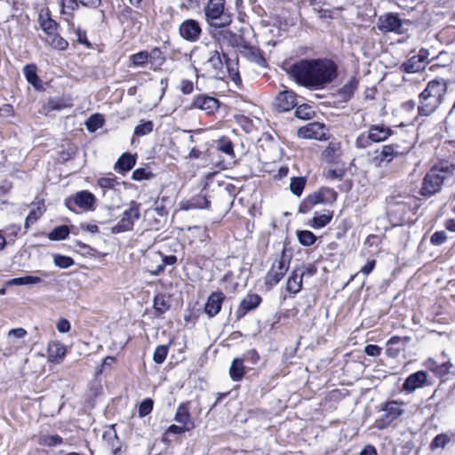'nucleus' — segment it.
I'll return each instance as SVG.
<instances>
[{
  "label": "nucleus",
  "instance_id": "f257e3e1",
  "mask_svg": "<svg viewBox=\"0 0 455 455\" xmlns=\"http://www.w3.org/2000/svg\"><path fill=\"white\" fill-rule=\"evenodd\" d=\"M288 74L299 85L317 90L337 78L338 66L328 58L303 59L292 63Z\"/></svg>",
  "mask_w": 455,
  "mask_h": 455
},
{
  "label": "nucleus",
  "instance_id": "f03ea898",
  "mask_svg": "<svg viewBox=\"0 0 455 455\" xmlns=\"http://www.w3.org/2000/svg\"><path fill=\"white\" fill-rule=\"evenodd\" d=\"M387 215L395 227L414 224L420 208V199L411 194H393L387 197Z\"/></svg>",
  "mask_w": 455,
  "mask_h": 455
},
{
  "label": "nucleus",
  "instance_id": "7ed1b4c3",
  "mask_svg": "<svg viewBox=\"0 0 455 455\" xmlns=\"http://www.w3.org/2000/svg\"><path fill=\"white\" fill-rule=\"evenodd\" d=\"M449 81L443 77H435L427 83L426 87L418 95L416 120L427 118L435 113L445 100Z\"/></svg>",
  "mask_w": 455,
  "mask_h": 455
},
{
  "label": "nucleus",
  "instance_id": "20e7f679",
  "mask_svg": "<svg viewBox=\"0 0 455 455\" xmlns=\"http://www.w3.org/2000/svg\"><path fill=\"white\" fill-rule=\"evenodd\" d=\"M455 176L454 166L443 163H434L422 178L419 195L429 198L441 192L445 181Z\"/></svg>",
  "mask_w": 455,
  "mask_h": 455
},
{
  "label": "nucleus",
  "instance_id": "39448f33",
  "mask_svg": "<svg viewBox=\"0 0 455 455\" xmlns=\"http://www.w3.org/2000/svg\"><path fill=\"white\" fill-rule=\"evenodd\" d=\"M37 22L40 28L46 35V43L54 50L66 51L68 42L59 34L60 28L59 22L53 18L49 7H42L38 11Z\"/></svg>",
  "mask_w": 455,
  "mask_h": 455
},
{
  "label": "nucleus",
  "instance_id": "423d86ee",
  "mask_svg": "<svg viewBox=\"0 0 455 455\" xmlns=\"http://www.w3.org/2000/svg\"><path fill=\"white\" fill-rule=\"evenodd\" d=\"M404 405V402L393 399L381 403L378 406L380 414L375 419L373 427L378 430L395 427L405 413Z\"/></svg>",
  "mask_w": 455,
  "mask_h": 455
},
{
  "label": "nucleus",
  "instance_id": "0eeeda50",
  "mask_svg": "<svg viewBox=\"0 0 455 455\" xmlns=\"http://www.w3.org/2000/svg\"><path fill=\"white\" fill-rule=\"evenodd\" d=\"M394 133V130L383 123L370 124L366 132L356 137L355 146L357 149H366L373 144L387 141Z\"/></svg>",
  "mask_w": 455,
  "mask_h": 455
},
{
  "label": "nucleus",
  "instance_id": "6e6552de",
  "mask_svg": "<svg viewBox=\"0 0 455 455\" xmlns=\"http://www.w3.org/2000/svg\"><path fill=\"white\" fill-rule=\"evenodd\" d=\"M338 199V193L331 188L320 187L318 189L308 194L301 200L298 207V212L307 214L318 204L332 205Z\"/></svg>",
  "mask_w": 455,
  "mask_h": 455
},
{
  "label": "nucleus",
  "instance_id": "1a4fd4ad",
  "mask_svg": "<svg viewBox=\"0 0 455 455\" xmlns=\"http://www.w3.org/2000/svg\"><path fill=\"white\" fill-rule=\"evenodd\" d=\"M226 0H208L204 12L206 21L215 28H225L232 22V15L225 8Z\"/></svg>",
  "mask_w": 455,
  "mask_h": 455
},
{
  "label": "nucleus",
  "instance_id": "9d476101",
  "mask_svg": "<svg viewBox=\"0 0 455 455\" xmlns=\"http://www.w3.org/2000/svg\"><path fill=\"white\" fill-rule=\"evenodd\" d=\"M291 260V255L287 254V249L284 246L264 277V284L267 289L275 287L284 277L289 270Z\"/></svg>",
  "mask_w": 455,
  "mask_h": 455
},
{
  "label": "nucleus",
  "instance_id": "9b49d317",
  "mask_svg": "<svg viewBox=\"0 0 455 455\" xmlns=\"http://www.w3.org/2000/svg\"><path fill=\"white\" fill-rule=\"evenodd\" d=\"M140 17V12L128 5L118 12L117 19L123 28L124 35L133 37L140 32L142 27Z\"/></svg>",
  "mask_w": 455,
  "mask_h": 455
},
{
  "label": "nucleus",
  "instance_id": "f8f14e48",
  "mask_svg": "<svg viewBox=\"0 0 455 455\" xmlns=\"http://www.w3.org/2000/svg\"><path fill=\"white\" fill-rule=\"evenodd\" d=\"M140 218V204L132 200L124 211L120 220L112 228V233L118 234L133 229L135 222Z\"/></svg>",
  "mask_w": 455,
  "mask_h": 455
},
{
  "label": "nucleus",
  "instance_id": "ddd939ff",
  "mask_svg": "<svg viewBox=\"0 0 455 455\" xmlns=\"http://www.w3.org/2000/svg\"><path fill=\"white\" fill-rule=\"evenodd\" d=\"M95 203L96 197L89 190L78 191L65 200V205L72 212L76 211V207L83 212L93 211Z\"/></svg>",
  "mask_w": 455,
  "mask_h": 455
},
{
  "label": "nucleus",
  "instance_id": "4468645a",
  "mask_svg": "<svg viewBox=\"0 0 455 455\" xmlns=\"http://www.w3.org/2000/svg\"><path fill=\"white\" fill-rule=\"evenodd\" d=\"M182 239L184 243L194 247L195 250L201 244L204 246L210 244L212 241L209 229L204 226L188 227L183 231Z\"/></svg>",
  "mask_w": 455,
  "mask_h": 455
},
{
  "label": "nucleus",
  "instance_id": "2eb2a0df",
  "mask_svg": "<svg viewBox=\"0 0 455 455\" xmlns=\"http://www.w3.org/2000/svg\"><path fill=\"white\" fill-rule=\"evenodd\" d=\"M401 155L402 152L399 151L397 143L386 144L373 151L371 163L376 167H382Z\"/></svg>",
  "mask_w": 455,
  "mask_h": 455
},
{
  "label": "nucleus",
  "instance_id": "dca6fc26",
  "mask_svg": "<svg viewBox=\"0 0 455 455\" xmlns=\"http://www.w3.org/2000/svg\"><path fill=\"white\" fill-rule=\"evenodd\" d=\"M220 100L206 93L196 94L188 106L189 109L204 111L207 116H214L220 109Z\"/></svg>",
  "mask_w": 455,
  "mask_h": 455
},
{
  "label": "nucleus",
  "instance_id": "f3484780",
  "mask_svg": "<svg viewBox=\"0 0 455 455\" xmlns=\"http://www.w3.org/2000/svg\"><path fill=\"white\" fill-rule=\"evenodd\" d=\"M326 126L318 122L309 123L298 129L297 135L300 139L327 140Z\"/></svg>",
  "mask_w": 455,
  "mask_h": 455
},
{
  "label": "nucleus",
  "instance_id": "a211bd4d",
  "mask_svg": "<svg viewBox=\"0 0 455 455\" xmlns=\"http://www.w3.org/2000/svg\"><path fill=\"white\" fill-rule=\"evenodd\" d=\"M273 105L279 113L289 112L298 105V95L292 90L285 89L276 94Z\"/></svg>",
  "mask_w": 455,
  "mask_h": 455
},
{
  "label": "nucleus",
  "instance_id": "6ab92c4d",
  "mask_svg": "<svg viewBox=\"0 0 455 455\" xmlns=\"http://www.w3.org/2000/svg\"><path fill=\"white\" fill-rule=\"evenodd\" d=\"M428 50L421 48L417 54L411 56L402 64L401 69L408 74L422 71L428 62Z\"/></svg>",
  "mask_w": 455,
  "mask_h": 455
},
{
  "label": "nucleus",
  "instance_id": "aec40b11",
  "mask_svg": "<svg viewBox=\"0 0 455 455\" xmlns=\"http://www.w3.org/2000/svg\"><path fill=\"white\" fill-rule=\"evenodd\" d=\"M239 52L247 60L256 63L259 67L267 66L264 52L259 46L251 44L246 39L239 49Z\"/></svg>",
  "mask_w": 455,
  "mask_h": 455
},
{
  "label": "nucleus",
  "instance_id": "412c9836",
  "mask_svg": "<svg viewBox=\"0 0 455 455\" xmlns=\"http://www.w3.org/2000/svg\"><path fill=\"white\" fill-rule=\"evenodd\" d=\"M200 23L194 19H187L181 22L179 28L180 36L190 43L197 42L202 35Z\"/></svg>",
  "mask_w": 455,
  "mask_h": 455
},
{
  "label": "nucleus",
  "instance_id": "4be33fe9",
  "mask_svg": "<svg viewBox=\"0 0 455 455\" xmlns=\"http://www.w3.org/2000/svg\"><path fill=\"white\" fill-rule=\"evenodd\" d=\"M430 385L428 374L426 371L420 370L410 374L403 383L402 390L407 394L414 392L418 388H422Z\"/></svg>",
  "mask_w": 455,
  "mask_h": 455
},
{
  "label": "nucleus",
  "instance_id": "5701e85b",
  "mask_svg": "<svg viewBox=\"0 0 455 455\" xmlns=\"http://www.w3.org/2000/svg\"><path fill=\"white\" fill-rule=\"evenodd\" d=\"M403 21L398 13L387 12L378 18L377 28L383 33H400Z\"/></svg>",
  "mask_w": 455,
  "mask_h": 455
},
{
  "label": "nucleus",
  "instance_id": "b1692460",
  "mask_svg": "<svg viewBox=\"0 0 455 455\" xmlns=\"http://www.w3.org/2000/svg\"><path fill=\"white\" fill-rule=\"evenodd\" d=\"M436 161L448 166H454L455 171V140H445L436 148Z\"/></svg>",
  "mask_w": 455,
  "mask_h": 455
},
{
  "label": "nucleus",
  "instance_id": "393cba45",
  "mask_svg": "<svg viewBox=\"0 0 455 455\" xmlns=\"http://www.w3.org/2000/svg\"><path fill=\"white\" fill-rule=\"evenodd\" d=\"M262 302V298L258 293L249 292L240 301V304L235 310V319L240 321L243 318L248 312L256 309Z\"/></svg>",
  "mask_w": 455,
  "mask_h": 455
},
{
  "label": "nucleus",
  "instance_id": "a878e982",
  "mask_svg": "<svg viewBox=\"0 0 455 455\" xmlns=\"http://www.w3.org/2000/svg\"><path fill=\"white\" fill-rule=\"evenodd\" d=\"M79 0H60V18L68 25L69 30H75V12L78 10Z\"/></svg>",
  "mask_w": 455,
  "mask_h": 455
},
{
  "label": "nucleus",
  "instance_id": "bb28decb",
  "mask_svg": "<svg viewBox=\"0 0 455 455\" xmlns=\"http://www.w3.org/2000/svg\"><path fill=\"white\" fill-rule=\"evenodd\" d=\"M225 299V294L220 291L212 292L204 305V313L210 318L216 316L220 312Z\"/></svg>",
  "mask_w": 455,
  "mask_h": 455
},
{
  "label": "nucleus",
  "instance_id": "cd10ccee",
  "mask_svg": "<svg viewBox=\"0 0 455 455\" xmlns=\"http://www.w3.org/2000/svg\"><path fill=\"white\" fill-rule=\"evenodd\" d=\"M67 355V347L59 340H52L47 345V361L51 363H60Z\"/></svg>",
  "mask_w": 455,
  "mask_h": 455
},
{
  "label": "nucleus",
  "instance_id": "c85d7f7f",
  "mask_svg": "<svg viewBox=\"0 0 455 455\" xmlns=\"http://www.w3.org/2000/svg\"><path fill=\"white\" fill-rule=\"evenodd\" d=\"M334 217V211L324 209L323 212H315L307 225L314 229H321L328 226Z\"/></svg>",
  "mask_w": 455,
  "mask_h": 455
},
{
  "label": "nucleus",
  "instance_id": "c756f323",
  "mask_svg": "<svg viewBox=\"0 0 455 455\" xmlns=\"http://www.w3.org/2000/svg\"><path fill=\"white\" fill-rule=\"evenodd\" d=\"M423 365L437 378H443L450 373L453 365L450 361L438 363L432 357L427 358Z\"/></svg>",
  "mask_w": 455,
  "mask_h": 455
},
{
  "label": "nucleus",
  "instance_id": "7c9ffc66",
  "mask_svg": "<svg viewBox=\"0 0 455 455\" xmlns=\"http://www.w3.org/2000/svg\"><path fill=\"white\" fill-rule=\"evenodd\" d=\"M46 207L44 199L36 198L32 203V208L25 220L24 228L28 229L31 225L35 224L45 212Z\"/></svg>",
  "mask_w": 455,
  "mask_h": 455
},
{
  "label": "nucleus",
  "instance_id": "2f4dec72",
  "mask_svg": "<svg viewBox=\"0 0 455 455\" xmlns=\"http://www.w3.org/2000/svg\"><path fill=\"white\" fill-rule=\"evenodd\" d=\"M136 162V155L129 152L123 153L114 164V170L118 173H126L135 166Z\"/></svg>",
  "mask_w": 455,
  "mask_h": 455
},
{
  "label": "nucleus",
  "instance_id": "473e14b6",
  "mask_svg": "<svg viewBox=\"0 0 455 455\" xmlns=\"http://www.w3.org/2000/svg\"><path fill=\"white\" fill-rule=\"evenodd\" d=\"M174 420L191 429L195 427V423L191 419L189 402L180 403L177 407Z\"/></svg>",
  "mask_w": 455,
  "mask_h": 455
},
{
  "label": "nucleus",
  "instance_id": "72a5a7b5",
  "mask_svg": "<svg viewBox=\"0 0 455 455\" xmlns=\"http://www.w3.org/2000/svg\"><path fill=\"white\" fill-rule=\"evenodd\" d=\"M224 64L226 66L228 77L235 85L242 84V78L238 68V56L235 55V59H231L228 54L223 53Z\"/></svg>",
  "mask_w": 455,
  "mask_h": 455
},
{
  "label": "nucleus",
  "instance_id": "f704fd0d",
  "mask_svg": "<svg viewBox=\"0 0 455 455\" xmlns=\"http://www.w3.org/2000/svg\"><path fill=\"white\" fill-rule=\"evenodd\" d=\"M342 156V146L339 141H331L323 152L324 160L329 164L338 163Z\"/></svg>",
  "mask_w": 455,
  "mask_h": 455
},
{
  "label": "nucleus",
  "instance_id": "c9c22d12",
  "mask_svg": "<svg viewBox=\"0 0 455 455\" xmlns=\"http://www.w3.org/2000/svg\"><path fill=\"white\" fill-rule=\"evenodd\" d=\"M219 40L231 46L232 48H241L242 44L245 41V38L242 35H238L230 29L221 30L219 33Z\"/></svg>",
  "mask_w": 455,
  "mask_h": 455
},
{
  "label": "nucleus",
  "instance_id": "e433bc0d",
  "mask_svg": "<svg viewBox=\"0 0 455 455\" xmlns=\"http://www.w3.org/2000/svg\"><path fill=\"white\" fill-rule=\"evenodd\" d=\"M22 71L28 83L35 89L41 90L43 88L42 80L37 75V66L35 63L27 64Z\"/></svg>",
  "mask_w": 455,
  "mask_h": 455
},
{
  "label": "nucleus",
  "instance_id": "4c0bfd02",
  "mask_svg": "<svg viewBox=\"0 0 455 455\" xmlns=\"http://www.w3.org/2000/svg\"><path fill=\"white\" fill-rule=\"evenodd\" d=\"M96 184L102 190V196H105L107 191L116 190L120 185L118 178L112 172H108L107 176L97 179Z\"/></svg>",
  "mask_w": 455,
  "mask_h": 455
},
{
  "label": "nucleus",
  "instance_id": "58836bf2",
  "mask_svg": "<svg viewBox=\"0 0 455 455\" xmlns=\"http://www.w3.org/2000/svg\"><path fill=\"white\" fill-rule=\"evenodd\" d=\"M171 308V303L169 299L164 293H157L155 295L153 299V309L154 315L156 317L162 316Z\"/></svg>",
  "mask_w": 455,
  "mask_h": 455
},
{
  "label": "nucleus",
  "instance_id": "ea45409f",
  "mask_svg": "<svg viewBox=\"0 0 455 455\" xmlns=\"http://www.w3.org/2000/svg\"><path fill=\"white\" fill-rule=\"evenodd\" d=\"M73 106L70 97L50 98L44 105V110L51 112L71 108Z\"/></svg>",
  "mask_w": 455,
  "mask_h": 455
},
{
  "label": "nucleus",
  "instance_id": "a19ab883",
  "mask_svg": "<svg viewBox=\"0 0 455 455\" xmlns=\"http://www.w3.org/2000/svg\"><path fill=\"white\" fill-rule=\"evenodd\" d=\"M148 63L151 65L153 71H159L162 66L164 64L166 59L164 52L159 47L153 48L150 52H148Z\"/></svg>",
  "mask_w": 455,
  "mask_h": 455
},
{
  "label": "nucleus",
  "instance_id": "79ce46f5",
  "mask_svg": "<svg viewBox=\"0 0 455 455\" xmlns=\"http://www.w3.org/2000/svg\"><path fill=\"white\" fill-rule=\"evenodd\" d=\"M216 148L219 152L225 154L231 161L235 160L234 143L228 136H221L216 141Z\"/></svg>",
  "mask_w": 455,
  "mask_h": 455
},
{
  "label": "nucleus",
  "instance_id": "37998d69",
  "mask_svg": "<svg viewBox=\"0 0 455 455\" xmlns=\"http://www.w3.org/2000/svg\"><path fill=\"white\" fill-rule=\"evenodd\" d=\"M246 373L243 359L235 357L229 368V376L233 381H241Z\"/></svg>",
  "mask_w": 455,
  "mask_h": 455
},
{
  "label": "nucleus",
  "instance_id": "c03bdc74",
  "mask_svg": "<svg viewBox=\"0 0 455 455\" xmlns=\"http://www.w3.org/2000/svg\"><path fill=\"white\" fill-rule=\"evenodd\" d=\"M103 439L107 442L108 445L111 448L113 455H118L121 451V442L114 428L106 430L103 433Z\"/></svg>",
  "mask_w": 455,
  "mask_h": 455
},
{
  "label": "nucleus",
  "instance_id": "a18cd8bd",
  "mask_svg": "<svg viewBox=\"0 0 455 455\" xmlns=\"http://www.w3.org/2000/svg\"><path fill=\"white\" fill-rule=\"evenodd\" d=\"M302 278L303 274L299 275L296 270H293L288 277L286 291L292 295L299 292L302 288Z\"/></svg>",
  "mask_w": 455,
  "mask_h": 455
},
{
  "label": "nucleus",
  "instance_id": "49530a36",
  "mask_svg": "<svg viewBox=\"0 0 455 455\" xmlns=\"http://www.w3.org/2000/svg\"><path fill=\"white\" fill-rule=\"evenodd\" d=\"M358 84V79L355 76H352L347 84H345L341 88L339 89V96H340L344 100H350L354 96V93L356 91Z\"/></svg>",
  "mask_w": 455,
  "mask_h": 455
},
{
  "label": "nucleus",
  "instance_id": "de8ad7c7",
  "mask_svg": "<svg viewBox=\"0 0 455 455\" xmlns=\"http://www.w3.org/2000/svg\"><path fill=\"white\" fill-rule=\"evenodd\" d=\"M296 236L300 245L310 247L317 241V236L310 230H297Z\"/></svg>",
  "mask_w": 455,
  "mask_h": 455
},
{
  "label": "nucleus",
  "instance_id": "09e8293b",
  "mask_svg": "<svg viewBox=\"0 0 455 455\" xmlns=\"http://www.w3.org/2000/svg\"><path fill=\"white\" fill-rule=\"evenodd\" d=\"M158 254L162 258V263L159 264L155 269L150 270V274L153 275H158L164 271L166 266L175 265L178 261V258L175 255H164L161 251Z\"/></svg>",
  "mask_w": 455,
  "mask_h": 455
},
{
  "label": "nucleus",
  "instance_id": "8fccbe9b",
  "mask_svg": "<svg viewBox=\"0 0 455 455\" xmlns=\"http://www.w3.org/2000/svg\"><path fill=\"white\" fill-rule=\"evenodd\" d=\"M37 443L41 446L55 447L63 443V438L59 435H40Z\"/></svg>",
  "mask_w": 455,
  "mask_h": 455
},
{
  "label": "nucleus",
  "instance_id": "3c124183",
  "mask_svg": "<svg viewBox=\"0 0 455 455\" xmlns=\"http://www.w3.org/2000/svg\"><path fill=\"white\" fill-rule=\"evenodd\" d=\"M315 112L308 104H301L296 106L295 116L301 120H310L314 118Z\"/></svg>",
  "mask_w": 455,
  "mask_h": 455
},
{
  "label": "nucleus",
  "instance_id": "603ef678",
  "mask_svg": "<svg viewBox=\"0 0 455 455\" xmlns=\"http://www.w3.org/2000/svg\"><path fill=\"white\" fill-rule=\"evenodd\" d=\"M190 430H192V429L184 425L178 426V425L172 424V425L169 426L167 427V429L165 430V432L164 433L163 437H162V442L166 444H169L171 443V440L168 438V435H170V434L182 435Z\"/></svg>",
  "mask_w": 455,
  "mask_h": 455
},
{
  "label": "nucleus",
  "instance_id": "864d4df0",
  "mask_svg": "<svg viewBox=\"0 0 455 455\" xmlns=\"http://www.w3.org/2000/svg\"><path fill=\"white\" fill-rule=\"evenodd\" d=\"M70 233L68 226L61 225L54 228L48 235V238L51 241H61L66 239Z\"/></svg>",
  "mask_w": 455,
  "mask_h": 455
},
{
  "label": "nucleus",
  "instance_id": "5fc2aeb1",
  "mask_svg": "<svg viewBox=\"0 0 455 455\" xmlns=\"http://www.w3.org/2000/svg\"><path fill=\"white\" fill-rule=\"evenodd\" d=\"M307 185V180L305 177H292L291 179L290 189L296 196H300Z\"/></svg>",
  "mask_w": 455,
  "mask_h": 455
},
{
  "label": "nucleus",
  "instance_id": "6e6d98bb",
  "mask_svg": "<svg viewBox=\"0 0 455 455\" xmlns=\"http://www.w3.org/2000/svg\"><path fill=\"white\" fill-rule=\"evenodd\" d=\"M105 124V120L100 114L92 115L86 121V129L90 132H94L98 129L101 128Z\"/></svg>",
  "mask_w": 455,
  "mask_h": 455
},
{
  "label": "nucleus",
  "instance_id": "4d7b16f0",
  "mask_svg": "<svg viewBox=\"0 0 455 455\" xmlns=\"http://www.w3.org/2000/svg\"><path fill=\"white\" fill-rule=\"evenodd\" d=\"M208 63L216 71H221L224 66L223 54H220L219 51H212L208 58Z\"/></svg>",
  "mask_w": 455,
  "mask_h": 455
},
{
  "label": "nucleus",
  "instance_id": "13d9d810",
  "mask_svg": "<svg viewBox=\"0 0 455 455\" xmlns=\"http://www.w3.org/2000/svg\"><path fill=\"white\" fill-rule=\"evenodd\" d=\"M172 345V341L168 345H159L156 347L153 354V360L156 363H163L169 353V347Z\"/></svg>",
  "mask_w": 455,
  "mask_h": 455
},
{
  "label": "nucleus",
  "instance_id": "bf43d9fd",
  "mask_svg": "<svg viewBox=\"0 0 455 455\" xmlns=\"http://www.w3.org/2000/svg\"><path fill=\"white\" fill-rule=\"evenodd\" d=\"M130 67H143L148 63V51H140L129 57Z\"/></svg>",
  "mask_w": 455,
  "mask_h": 455
},
{
  "label": "nucleus",
  "instance_id": "052dcab7",
  "mask_svg": "<svg viewBox=\"0 0 455 455\" xmlns=\"http://www.w3.org/2000/svg\"><path fill=\"white\" fill-rule=\"evenodd\" d=\"M41 278L38 276L33 275H26L21 277L12 278L7 281L8 285H27V284H36L41 282Z\"/></svg>",
  "mask_w": 455,
  "mask_h": 455
},
{
  "label": "nucleus",
  "instance_id": "680f3d73",
  "mask_svg": "<svg viewBox=\"0 0 455 455\" xmlns=\"http://www.w3.org/2000/svg\"><path fill=\"white\" fill-rule=\"evenodd\" d=\"M155 176V173L149 168H137L132 172V179L136 181H142L151 180Z\"/></svg>",
  "mask_w": 455,
  "mask_h": 455
},
{
  "label": "nucleus",
  "instance_id": "e2e57ef3",
  "mask_svg": "<svg viewBox=\"0 0 455 455\" xmlns=\"http://www.w3.org/2000/svg\"><path fill=\"white\" fill-rule=\"evenodd\" d=\"M235 120L240 128L246 133L251 132L254 129L253 121L244 115L235 116Z\"/></svg>",
  "mask_w": 455,
  "mask_h": 455
},
{
  "label": "nucleus",
  "instance_id": "0e129e2a",
  "mask_svg": "<svg viewBox=\"0 0 455 455\" xmlns=\"http://www.w3.org/2000/svg\"><path fill=\"white\" fill-rule=\"evenodd\" d=\"M401 341V338L398 336H392L387 342V350L386 354L388 357H396L400 352L401 349L399 347H394V345L399 344Z\"/></svg>",
  "mask_w": 455,
  "mask_h": 455
},
{
  "label": "nucleus",
  "instance_id": "69168bd1",
  "mask_svg": "<svg viewBox=\"0 0 455 455\" xmlns=\"http://www.w3.org/2000/svg\"><path fill=\"white\" fill-rule=\"evenodd\" d=\"M53 262L60 268H68L75 264L73 258L62 254H54Z\"/></svg>",
  "mask_w": 455,
  "mask_h": 455
},
{
  "label": "nucleus",
  "instance_id": "338daca9",
  "mask_svg": "<svg viewBox=\"0 0 455 455\" xmlns=\"http://www.w3.org/2000/svg\"><path fill=\"white\" fill-rule=\"evenodd\" d=\"M154 407V401L151 398H145L139 404L138 414L140 418H144L151 413Z\"/></svg>",
  "mask_w": 455,
  "mask_h": 455
},
{
  "label": "nucleus",
  "instance_id": "774afa93",
  "mask_svg": "<svg viewBox=\"0 0 455 455\" xmlns=\"http://www.w3.org/2000/svg\"><path fill=\"white\" fill-rule=\"evenodd\" d=\"M351 227H352V225L348 219L345 218V219L340 220L336 226L335 237L337 239L343 238L346 235V234L347 233V231L351 228Z\"/></svg>",
  "mask_w": 455,
  "mask_h": 455
}]
</instances>
